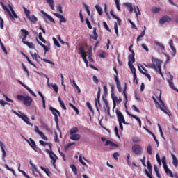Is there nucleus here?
<instances>
[{
  "label": "nucleus",
  "instance_id": "nucleus-12",
  "mask_svg": "<svg viewBox=\"0 0 178 178\" xmlns=\"http://www.w3.org/2000/svg\"><path fill=\"white\" fill-rule=\"evenodd\" d=\"M19 113H21V115H19V118L24 121L26 124H29V126H33V124L30 122V118L27 117L25 114L22 113V112L19 111Z\"/></svg>",
  "mask_w": 178,
  "mask_h": 178
},
{
  "label": "nucleus",
  "instance_id": "nucleus-29",
  "mask_svg": "<svg viewBox=\"0 0 178 178\" xmlns=\"http://www.w3.org/2000/svg\"><path fill=\"white\" fill-rule=\"evenodd\" d=\"M106 106L104 107V111L107 112L108 116H111V107H109V103L108 102H105Z\"/></svg>",
  "mask_w": 178,
  "mask_h": 178
},
{
  "label": "nucleus",
  "instance_id": "nucleus-6",
  "mask_svg": "<svg viewBox=\"0 0 178 178\" xmlns=\"http://www.w3.org/2000/svg\"><path fill=\"white\" fill-rule=\"evenodd\" d=\"M132 152L135 155H141L143 154V147L138 144H134L132 145Z\"/></svg>",
  "mask_w": 178,
  "mask_h": 178
},
{
  "label": "nucleus",
  "instance_id": "nucleus-22",
  "mask_svg": "<svg viewBox=\"0 0 178 178\" xmlns=\"http://www.w3.org/2000/svg\"><path fill=\"white\" fill-rule=\"evenodd\" d=\"M29 145L33 148V151H35L36 152H38V147H37L35 142L31 138L30 139Z\"/></svg>",
  "mask_w": 178,
  "mask_h": 178
},
{
  "label": "nucleus",
  "instance_id": "nucleus-28",
  "mask_svg": "<svg viewBox=\"0 0 178 178\" xmlns=\"http://www.w3.org/2000/svg\"><path fill=\"white\" fill-rule=\"evenodd\" d=\"M88 59L90 62H94V60L92 59V47H90L88 49Z\"/></svg>",
  "mask_w": 178,
  "mask_h": 178
},
{
  "label": "nucleus",
  "instance_id": "nucleus-2",
  "mask_svg": "<svg viewBox=\"0 0 178 178\" xmlns=\"http://www.w3.org/2000/svg\"><path fill=\"white\" fill-rule=\"evenodd\" d=\"M161 95H162V92L160 91L159 93V97L156 96L157 99H159L160 104L156 100V98L152 96V99L156 104V108L161 109V111L164 112V113H165L166 115H168V116H170V111H169V110L166 108V106H165V103L162 101V98L161 97Z\"/></svg>",
  "mask_w": 178,
  "mask_h": 178
},
{
  "label": "nucleus",
  "instance_id": "nucleus-21",
  "mask_svg": "<svg viewBox=\"0 0 178 178\" xmlns=\"http://www.w3.org/2000/svg\"><path fill=\"white\" fill-rule=\"evenodd\" d=\"M0 147L2 152V159L3 161H5V157L6 156V152L5 151V145L2 141H0Z\"/></svg>",
  "mask_w": 178,
  "mask_h": 178
},
{
  "label": "nucleus",
  "instance_id": "nucleus-47",
  "mask_svg": "<svg viewBox=\"0 0 178 178\" xmlns=\"http://www.w3.org/2000/svg\"><path fill=\"white\" fill-rule=\"evenodd\" d=\"M72 84H74V87H75V88H76V90L78 91V94H80L81 92V90H80V88L79 87V86H77V83H76V81L73 80Z\"/></svg>",
  "mask_w": 178,
  "mask_h": 178
},
{
  "label": "nucleus",
  "instance_id": "nucleus-62",
  "mask_svg": "<svg viewBox=\"0 0 178 178\" xmlns=\"http://www.w3.org/2000/svg\"><path fill=\"white\" fill-rule=\"evenodd\" d=\"M86 24H87L88 29H92V26H91V22H90V20L88 19V18L86 19Z\"/></svg>",
  "mask_w": 178,
  "mask_h": 178
},
{
  "label": "nucleus",
  "instance_id": "nucleus-55",
  "mask_svg": "<svg viewBox=\"0 0 178 178\" xmlns=\"http://www.w3.org/2000/svg\"><path fill=\"white\" fill-rule=\"evenodd\" d=\"M74 144H76V143H74V142L68 143L67 145H65L64 147L65 151H67V149H69V148H70V147H72V145H74Z\"/></svg>",
  "mask_w": 178,
  "mask_h": 178
},
{
  "label": "nucleus",
  "instance_id": "nucleus-9",
  "mask_svg": "<svg viewBox=\"0 0 178 178\" xmlns=\"http://www.w3.org/2000/svg\"><path fill=\"white\" fill-rule=\"evenodd\" d=\"M115 113H116V116L118 122H122L123 124H129V123L126 122V120L124 119V115H123V113H122L118 109L115 110Z\"/></svg>",
  "mask_w": 178,
  "mask_h": 178
},
{
  "label": "nucleus",
  "instance_id": "nucleus-64",
  "mask_svg": "<svg viewBox=\"0 0 178 178\" xmlns=\"http://www.w3.org/2000/svg\"><path fill=\"white\" fill-rule=\"evenodd\" d=\"M132 141L133 143H140V141H141V139H140L138 137H134V138H132Z\"/></svg>",
  "mask_w": 178,
  "mask_h": 178
},
{
  "label": "nucleus",
  "instance_id": "nucleus-49",
  "mask_svg": "<svg viewBox=\"0 0 178 178\" xmlns=\"http://www.w3.org/2000/svg\"><path fill=\"white\" fill-rule=\"evenodd\" d=\"M40 169H41V170H43V172H44V173H46V175L47 176H49V168H45L43 166H40Z\"/></svg>",
  "mask_w": 178,
  "mask_h": 178
},
{
  "label": "nucleus",
  "instance_id": "nucleus-50",
  "mask_svg": "<svg viewBox=\"0 0 178 178\" xmlns=\"http://www.w3.org/2000/svg\"><path fill=\"white\" fill-rule=\"evenodd\" d=\"M127 115H129V116H131V118H134V119H136V120H137V122L140 120V118L137 117L135 115L131 114L130 113H129L128 111H127Z\"/></svg>",
  "mask_w": 178,
  "mask_h": 178
},
{
  "label": "nucleus",
  "instance_id": "nucleus-34",
  "mask_svg": "<svg viewBox=\"0 0 178 178\" xmlns=\"http://www.w3.org/2000/svg\"><path fill=\"white\" fill-rule=\"evenodd\" d=\"M124 5L127 6L129 12H133V4L131 3H124Z\"/></svg>",
  "mask_w": 178,
  "mask_h": 178
},
{
  "label": "nucleus",
  "instance_id": "nucleus-38",
  "mask_svg": "<svg viewBox=\"0 0 178 178\" xmlns=\"http://www.w3.org/2000/svg\"><path fill=\"white\" fill-rule=\"evenodd\" d=\"M95 9H96V10L98 12L99 15L100 16H102V13H103V11H102V8H101V6H99V5L97 4V5L95 6Z\"/></svg>",
  "mask_w": 178,
  "mask_h": 178
},
{
  "label": "nucleus",
  "instance_id": "nucleus-8",
  "mask_svg": "<svg viewBox=\"0 0 178 178\" xmlns=\"http://www.w3.org/2000/svg\"><path fill=\"white\" fill-rule=\"evenodd\" d=\"M138 67L139 72H140L142 74H144L146 77H147L148 80L151 81V75L148 74V70H147L145 67H143L141 64H138Z\"/></svg>",
  "mask_w": 178,
  "mask_h": 178
},
{
  "label": "nucleus",
  "instance_id": "nucleus-58",
  "mask_svg": "<svg viewBox=\"0 0 178 178\" xmlns=\"http://www.w3.org/2000/svg\"><path fill=\"white\" fill-rule=\"evenodd\" d=\"M70 106H71V108H72V109H74V111H75L76 115H79V108L77 107H76L72 103H70Z\"/></svg>",
  "mask_w": 178,
  "mask_h": 178
},
{
  "label": "nucleus",
  "instance_id": "nucleus-44",
  "mask_svg": "<svg viewBox=\"0 0 178 178\" xmlns=\"http://www.w3.org/2000/svg\"><path fill=\"white\" fill-rule=\"evenodd\" d=\"M0 45L2 51H3L6 55H8V50H6V48H5L3 43H2V40H0Z\"/></svg>",
  "mask_w": 178,
  "mask_h": 178
},
{
  "label": "nucleus",
  "instance_id": "nucleus-37",
  "mask_svg": "<svg viewBox=\"0 0 178 178\" xmlns=\"http://www.w3.org/2000/svg\"><path fill=\"white\" fill-rule=\"evenodd\" d=\"M41 124L44 128V129H46L47 131L51 133V129L49 128V127H48V124H47V123L42 122Z\"/></svg>",
  "mask_w": 178,
  "mask_h": 178
},
{
  "label": "nucleus",
  "instance_id": "nucleus-35",
  "mask_svg": "<svg viewBox=\"0 0 178 178\" xmlns=\"http://www.w3.org/2000/svg\"><path fill=\"white\" fill-rule=\"evenodd\" d=\"M58 102L60 104V106H61V108H63V109H64V111H66L67 108H66V106H65V103L63 102V101L60 99V97H58Z\"/></svg>",
  "mask_w": 178,
  "mask_h": 178
},
{
  "label": "nucleus",
  "instance_id": "nucleus-46",
  "mask_svg": "<svg viewBox=\"0 0 178 178\" xmlns=\"http://www.w3.org/2000/svg\"><path fill=\"white\" fill-rule=\"evenodd\" d=\"M114 30L117 37H119V29H118V22L114 24Z\"/></svg>",
  "mask_w": 178,
  "mask_h": 178
},
{
  "label": "nucleus",
  "instance_id": "nucleus-63",
  "mask_svg": "<svg viewBox=\"0 0 178 178\" xmlns=\"http://www.w3.org/2000/svg\"><path fill=\"white\" fill-rule=\"evenodd\" d=\"M0 105H1L3 106H5V105H10V104L5 102V100H3V99H1L0 100Z\"/></svg>",
  "mask_w": 178,
  "mask_h": 178
},
{
  "label": "nucleus",
  "instance_id": "nucleus-23",
  "mask_svg": "<svg viewBox=\"0 0 178 178\" xmlns=\"http://www.w3.org/2000/svg\"><path fill=\"white\" fill-rule=\"evenodd\" d=\"M41 13H42V15H44V16H45L47 17V19H48V20H49V22H51V23H55V19H54V18L51 15L47 14V13H45V11L42 10Z\"/></svg>",
  "mask_w": 178,
  "mask_h": 178
},
{
  "label": "nucleus",
  "instance_id": "nucleus-18",
  "mask_svg": "<svg viewBox=\"0 0 178 178\" xmlns=\"http://www.w3.org/2000/svg\"><path fill=\"white\" fill-rule=\"evenodd\" d=\"M136 56V54L133 52L131 55L128 56V65H133L134 62H136V58H134Z\"/></svg>",
  "mask_w": 178,
  "mask_h": 178
},
{
  "label": "nucleus",
  "instance_id": "nucleus-33",
  "mask_svg": "<svg viewBox=\"0 0 178 178\" xmlns=\"http://www.w3.org/2000/svg\"><path fill=\"white\" fill-rule=\"evenodd\" d=\"M48 5L50 6L51 10H55V7H54V0H46Z\"/></svg>",
  "mask_w": 178,
  "mask_h": 178
},
{
  "label": "nucleus",
  "instance_id": "nucleus-4",
  "mask_svg": "<svg viewBox=\"0 0 178 178\" xmlns=\"http://www.w3.org/2000/svg\"><path fill=\"white\" fill-rule=\"evenodd\" d=\"M49 146V149H45L47 154H49L51 161V163H52L54 168H56V159H58V156H56V154L52 152V144L48 143L47 145Z\"/></svg>",
  "mask_w": 178,
  "mask_h": 178
},
{
  "label": "nucleus",
  "instance_id": "nucleus-60",
  "mask_svg": "<svg viewBox=\"0 0 178 178\" xmlns=\"http://www.w3.org/2000/svg\"><path fill=\"white\" fill-rule=\"evenodd\" d=\"M160 10H161V8H159V7H154L152 9V12L153 13H159Z\"/></svg>",
  "mask_w": 178,
  "mask_h": 178
},
{
  "label": "nucleus",
  "instance_id": "nucleus-1",
  "mask_svg": "<svg viewBox=\"0 0 178 178\" xmlns=\"http://www.w3.org/2000/svg\"><path fill=\"white\" fill-rule=\"evenodd\" d=\"M161 95H162V92L160 91L159 93V97L156 96L157 99H159L160 104L156 100V98L152 96V99L156 104V108L161 109V111L164 112V113H165L166 115H168V116H170V111H169V110L166 108V106H165V103L162 101V98L161 97Z\"/></svg>",
  "mask_w": 178,
  "mask_h": 178
},
{
  "label": "nucleus",
  "instance_id": "nucleus-14",
  "mask_svg": "<svg viewBox=\"0 0 178 178\" xmlns=\"http://www.w3.org/2000/svg\"><path fill=\"white\" fill-rule=\"evenodd\" d=\"M129 69H131V71L132 72V74H134V82L136 84L138 83V81H137V74L136 73V67H134V65L133 64H131L128 65Z\"/></svg>",
  "mask_w": 178,
  "mask_h": 178
},
{
  "label": "nucleus",
  "instance_id": "nucleus-15",
  "mask_svg": "<svg viewBox=\"0 0 178 178\" xmlns=\"http://www.w3.org/2000/svg\"><path fill=\"white\" fill-rule=\"evenodd\" d=\"M172 22V18L170 17L165 15L160 18L159 23L160 24H165V23H170Z\"/></svg>",
  "mask_w": 178,
  "mask_h": 178
},
{
  "label": "nucleus",
  "instance_id": "nucleus-3",
  "mask_svg": "<svg viewBox=\"0 0 178 178\" xmlns=\"http://www.w3.org/2000/svg\"><path fill=\"white\" fill-rule=\"evenodd\" d=\"M152 64L149 65V67L151 69H154V70H156V72H158L159 70V72L161 74V76L163 77V74H162V67H161L162 61L159 60L157 58L152 57Z\"/></svg>",
  "mask_w": 178,
  "mask_h": 178
},
{
  "label": "nucleus",
  "instance_id": "nucleus-24",
  "mask_svg": "<svg viewBox=\"0 0 178 178\" xmlns=\"http://www.w3.org/2000/svg\"><path fill=\"white\" fill-rule=\"evenodd\" d=\"M171 156L172 158V165H174V166L175 168H177V166H178V159H177V158L173 154H171Z\"/></svg>",
  "mask_w": 178,
  "mask_h": 178
},
{
  "label": "nucleus",
  "instance_id": "nucleus-40",
  "mask_svg": "<svg viewBox=\"0 0 178 178\" xmlns=\"http://www.w3.org/2000/svg\"><path fill=\"white\" fill-rule=\"evenodd\" d=\"M4 166H5L6 169H7V170H9L10 172H12L13 175L14 176H16V172H15V170H13V168H10L9 167V165H8V164H5Z\"/></svg>",
  "mask_w": 178,
  "mask_h": 178
},
{
  "label": "nucleus",
  "instance_id": "nucleus-26",
  "mask_svg": "<svg viewBox=\"0 0 178 178\" xmlns=\"http://www.w3.org/2000/svg\"><path fill=\"white\" fill-rule=\"evenodd\" d=\"M22 44H24L25 45L29 47V48H30L31 49H35V46H34V44H33V42H29L27 41H25V42H23Z\"/></svg>",
  "mask_w": 178,
  "mask_h": 178
},
{
  "label": "nucleus",
  "instance_id": "nucleus-42",
  "mask_svg": "<svg viewBox=\"0 0 178 178\" xmlns=\"http://www.w3.org/2000/svg\"><path fill=\"white\" fill-rule=\"evenodd\" d=\"M76 133H79V129L77 127H74L70 130V134L72 136L76 134Z\"/></svg>",
  "mask_w": 178,
  "mask_h": 178
},
{
  "label": "nucleus",
  "instance_id": "nucleus-32",
  "mask_svg": "<svg viewBox=\"0 0 178 178\" xmlns=\"http://www.w3.org/2000/svg\"><path fill=\"white\" fill-rule=\"evenodd\" d=\"M52 115H55L56 113H58V116H60V112H59V111H58L56 108H54V107H50L49 108Z\"/></svg>",
  "mask_w": 178,
  "mask_h": 178
},
{
  "label": "nucleus",
  "instance_id": "nucleus-20",
  "mask_svg": "<svg viewBox=\"0 0 178 178\" xmlns=\"http://www.w3.org/2000/svg\"><path fill=\"white\" fill-rule=\"evenodd\" d=\"M168 44L170 47V49L172 51V52L171 54L172 56H176V47H175V46H174L173 40H170Z\"/></svg>",
  "mask_w": 178,
  "mask_h": 178
},
{
  "label": "nucleus",
  "instance_id": "nucleus-36",
  "mask_svg": "<svg viewBox=\"0 0 178 178\" xmlns=\"http://www.w3.org/2000/svg\"><path fill=\"white\" fill-rule=\"evenodd\" d=\"M169 86L170 87V88H172V90H174L175 91H177L178 90L177 88L175 87V83H173V81H171L170 80H168Z\"/></svg>",
  "mask_w": 178,
  "mask_h": 178
},
{
  "label": "nucleus",
  "instance_id": "nucleus-13",
  "mask_svg": "<svg viewBox=\"0 0 178 178\" xmlns=\"http://www.w3.org/2000/svg\"><path fill=\"white\" fill-rule=\"evenodd\" d=\"M46 79H47L48 87H49V88H53L54 91H55V92L58 94V92H59V88H58V85L49 83V78H48V76H46Z\"/></svg>",
  "mask_w": 178,
  "mask_h": 178
},
{
  "label": "nucleus",
  "instance_id": "nucleus-51",
  "mask_svg": "<svg viewBox=\"0 0 178 178\" xmlns=\"http://www.w3.org/2000/svg\"><path fill=\"white\" fill-rule=\"evenodd\" d=\"M145 35V31H143L139 36L137 38V42L141 41V38Z\"/></svg>",
  "mask_w": 178,
  "mask_h": 178
},
{
  "label": "nucleus",
  "instance_id": "nucleus-17",
  "mask_svg": "<svg viewBox=\"0 0 178 178\" xmlns=\"http://www.w3.org/2000/svg\"><path fill=\"white\" fill-rule=\"evenodd\" d=\"M21 33L22 35V42H26V40L27 38V35H29V34H30V33L29 32V31L26 30V29H21Z\"/></svg>",
  "mask_w": 178,
  "mask_h": 178
},
{
  "label": "nucleus",
  "instance_id": "nucleus-54",
  "mask_svg": "<svg viewBox=\"0 0 178 178\" xmlns=\"http://www.w3.org/2000/svg\"><path fill=\"white\" fill-rule=\"evenodd\" d=\"M103 26L104 29L107 30V31H108L109 33H112V31L111 30V29H109V26H108V24H106V22H103Z\"/></svg>",
  "mask_w": 178,
  "mask_h": 178
},
{
  "label": "nucleus",
  "instance_id": "nucleus-10",
  "mask_svg": "<svg viewBox=\"0 0 178 178\" xmlns=\"http://www.w3.org/2000/svg\"><path fill=\"white\" fill-rule=\"evenodd\" d=\"M2 7L3 8V9L6 10V12H8V15L10 16L12 19H15V18L17 19V15L16 14V13L15 12V10H13L12 6L10 7L11 13H10V10H9V9H8L7 7L5 6V5H3V3H2Z\"/></svg>",
  "mask_w": 178,
  "mask_h": 178
},
{
  "label": "nucleus",
  "instance_id": "nucleus-57",
  "mask_svg": "<svg viewBox=\"0 0 178 178\" xmlns=\"http://www.w3.org/2000/svg\"><path fill=\"white\" fill-rule=\"evenodd\" d=\"M165 172L167 175H169L170 177H174L173 172H172V170H170V169L167 168Z\"/></svg>",
  "mask_w": 178,
  "mask_h": 178
},
{
  "label": "nucleus",
  "instance_id": "nucleus-56",
  "mask_svg": "<svg viewBox=\"0 0 178 178\" xmlns=\"http://www.w3.org/2000/svg\"><path fill=\"white\" fill-rule=\"evenodd\" d=\"M155 45H156V47H160L161 49H165V46L163 44H162V43H160L159 42H154Z\"/></svg>",
  "mask_w": 178,
  "mask_h": 178
},
{
  "label": "nucleus",
  "instance_id": "nucleus-25",
  "mask_svg": "<svg viewBox=\"0 0 178 178\" xmlns=\"http://www.w3.org/2000/svg\"><path fill=\"white\" fill-rule=\"evenodd\" d=\"M70 140H72L73 141H79V140H80V134H73L71 135V136L70 137Z\"/></svg>",
  "mask_w": 178,
  "mask_h": 178
},
{
  "label": "nucleus",
  "instance_id": "nucleus-45",
  "mask_svg": "<svg viewBox=\"0 0 178 178\" xmlns=\"http://www.w3.org/2000/svg\"><path fill=\"white\" fill-rule=\"evenodd\" d=\"M70 168L72 172L74 173V175H77V168H76V165L74 164H72L70 165Z\"/></svg>",
  "mask_w": 178,
  "mask_h": 178
},
{
  "label": "nucleus",
  "instance_id": "nucleus-41",
  "mask_svg": "<svg viewBox=\"0 0 178 178\" xmlns=\"http://www.w3.org/2000/svg\"><path fill=\"white\" fill-rule=\"evenodd\" d=\"M23 55L26 58V59L27 60L28 63H29L30 65L33 66V67H37V66H35V64H34V63H33V62H31V60H30L29 56H26V54H24Z\"/></svg>",
  "mask_w": 178,
  "mask_h": 178
},
{
  "label": "nucleus",
  "instance_id": "nucleus-53",
  "mask_svg": "<svg viewBox=\"0 0 178 178\" xmlns=\"http://www.w3.org/2000/svg\"><path fill=\"white\" fill-rule=\"evenodd\" d=\"M147 152L149 155H152V146L151 145H149L147 147Z\"/></svg>",
  "mask_w": 178,
  "mask_h": 178
},
{
  "label": "nucleus",
  "instance_id": "nucleus-48",
  "mask_svg": "<svg viewBox=\"0 0 178 178\" xmlns=\"http://www.w3.org/2000/svg\"><path fill=\"white\" fill-rule=\"evenodd\" d=\"M23 9L26 17L29 19L30 17V10H28L26 7H23Z\"/></svg>",
  "mask_w": 178,
  "mask_h": 178
},
{
  "label": "nucleus",
  "instance_id": "nucleus-52",
  "mask_svg": "<svg viewBox=\"0 0 178 178\" xmlns=\"http://www.w3.org/2000/svg\"><path fill=\"white\" fill-rule=\"evenodd\" d=\"M38 37L39 40H40L42 42H43V44H47V40H45V39H44V38L42 37V33L40 32Z\"/></svg>",
  "mask_w": 178,
  "mask_h": 178
},
{
  "label": "nucleus",
  "instance_id": "nucleus-30",
  "mask_svg": "<svg viewBox=\"0 0 178 178\" xmlns=\"http://www.w3.org/2000/svg\"><path fill=\"white\" fill-rule=\"evenodd\" d=\"M29 20H30V22H31V23H33L34 24H35V23H37V21L38 20V19H37V17H35V15H32L31 16H30L29 17H28Z\"/></svg>",
  "mask_w": 178,
  "mask_h": 178
},
{
  "label": "nucleus",
  "instance_id": "nucleus-16",
  "mask_svg": "<svg viewBox=\"0 0 178 178\" xmlns=\"http://www.w3.org/2000/svg\"><path fill=\"white\" fill-rule=\"evenodd\" d=\"M35 131L41 137V138H42V140H45V141L48 140V138L44 135V133L40 131V129L37 127V125H35Z\"/></svg>",
  "mask_w": 178,
  "mask_h": 178
},
{
  "label": "nucleus",
  "instance_id": "nucleus-11",
  "mask_svg": "<svg viewBox=\"0 0 178 178\" xmlns=\"http://www.w3.org/2000/svg\"><path fill=\"white\" fill-rule=\"evenodd\" d=\"M100 98H101V87L99 86L98 87V92H97V99H95V105L96 106V109L98 112H99V108H98V104L101 105V102H99Z\"/></svg>",
  "mask_w": 178,
  "mask_h": 178
},
{
  "label": "nucleus",
  "instance_id": "nucleus-59",
  "mask_svg": "<svg viewBox=\"0 0 178 178\" xmlns=\"http://www.w3.org/2000/svg\"><path fill=\"white\" fill-rule=\"evenodd\" d=\"M126 90H127V83H125V87L123 90V95L126 99V103H127V95L126 94Z\"/></svg>",
  "mask_w": 178,
  "mask_h": 178
},
{
  "label": "nucleus",
  "instance_id": "nucleus-7",
  "mask_svg": "<svg viewBox=\"0 0 178 178\" xmlns=\"http://www.w3.org/2000/svg\"><path fill=\"white\" fill-rule=\"evenodd\" d=\"M147 167L149 171L145 169V174L148 178H152V165L151 164L149 160L147 161Z\"/></svg>",
  "mask_w": 178,
  "mask_h": 178
},
{
  "label": "nucleus",
  "instance_id": "nucleus-31",
  "mask_svg": "<svg viewBox=\"0 0 178 178\" xmlns=\"http://www.w3.org/2000/svg\"><path fill=\"white\" fill-rule=\"evenodd\" d=\"M22 87H24V88H26V90H27L29 91V92H30V94H31L33 97H37V95H35V93H34V92L30 89V88H29V86H27V85L26 84H22Z\"/></svg>",
  "mask_w": 178,
  "mask_h": 178
},
{
  "label": "nucleus",
  "instance_id": "nucleus-5",
  "mask_svg": "<svg viewBox=\"0 0 178 178\" xmlns=\"http://www.w3.org/2000/svg\"><path fill=\"white\" fill-rule=\"evenodd\" d=\"M17 99L18 101H23L24 105H26V106H30V105H31V103L33 102V99L30 96L17 95Z\"/></svg>",
  "mask_w": 178,
  "mask_h": 178
},
{
  "label": "nucleus",
  "instance_id": "nucleus-19",
  "mask_svg": "<svg viewBox=\"0 0 178 178\" xmlns=\"http://www.w3.org/2000/svg\"><path fill=\"white\" fill-rule=\"evenodd\" d=\"M79 54H81V56L83 60H85L86 59H87V54H86L84 47L81 46L79 47Z\"/></svg>",
  "mask_w": 178,
  "mask_h": 178
},
{
  "label": "nucleus",
  "instance_id": "nucleus-27",
  "mask_svg": "<svg viewBox=\"0 0 178 178\" xmlns=\"http://www.w3.org/2000/svg\"><path fill=\"white\" fill-rule=\"evenodd\" d=\"M36 40H37L38 44H39V45H40V47H42L43 48V49L44 50V54H47V52H48V51H49L48 49V47H47V45L42 44L41 42H40L38 40V39H36Z\"/></svg>",
  "mask_w": 178,
  "mask_h": 178
},
{
  "label": "nucleus",
  "instance_id": "nucleus-39",
  "mask_svg": "<svg viewBox=\"0 0 178 178\" xmlns=\"http://www.w3.org/2000/svg\"><path fill=\"white\" fill-rule=\"evenodd\" d=\"M93 35L94 36H91L90 38H92V40H97L98 34L97 33V28H93Z\"/></svg>",
  "mask_w": 178,
  "mask_h": 178
},
{
  "label": "nucleus",
  "instance_id": "nucleus-43",
  "mask_svg": "<svg viewBox=\"0 0 178 178\" xmlns=\"http://www.w3.org/2000/svg\"><path fill=\"white\" fill-rule=\"evenodd\" d=\"M154 172L158 178H161V174L159 173V170L158 169V166L154 165Z\"/></svg>",
  "mask_w": 178,
  "mask_h": 178
},
{
  "label": "nucleus",
  "instance_id": "nucleus-61",
  "mask_svg": "<svg viewBox=\"0 0 178 178\" xmlns=\"http://www.w3.org/2000/svg\"><path fill=\"white\" fill-rule=\"evenodd\" d=\"M52 39L56 47H58V48H60V44H59V42H58V40H56V38H53Z\"/></svg>",
  "mask_w": 178,
  "mask_h": 178
}]
</instances>
